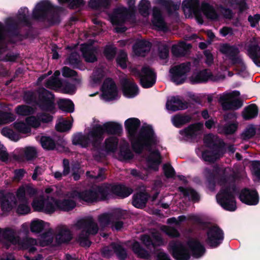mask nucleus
<instances>
[{"label":"nucleus","instance_id":"27","mask_svg":"<svg viewBox=\"0 0 260 260\" xmlns=\"http://www.w3.org/2000/svg\"><path fill=\"white\" fill-rule=\"evenodd\" d=\"M152 16V23L153 25L159 30L165 31L167 29V26L160 10L157 8H154Z\"/></svg>","mask_w":260,"mask_h":260},{"label":"nucleus","instance_id":"29","mask_svg":"<svg viewBox=\"0 0 260 260\" xmlns=\"http://www.w3.org/2000/svg\"><path fill=\"white\" fill-rule=\"evenodd\" d=\"M36 193V190L32 185L27 184L20 186L16 192V197L19 200L28 199L27 196H32Z\"/></svg>","mask_w":260,"mask_h":260},{"label":"nucleus","instance_id":"19","mask_svg":"<svg viewBox=\"0 0 260 260\" xmlns=\"http://www.w3.org/2000/svg\"><path fill=\"white\" fill-rule=\"evenodd\" d=\"M105 187H109V190L106 192V195H107L108 199L113 193H114L121 198H125L130 195L132 192V190L123 185H118L115 186L105 185Z\"/></svg>","mask_w":260,"mask_h":260},{"label":"nucleus","instance_id":"24","mask_svg":"<svg viewBox=\"0 0 260 260\" xmlns=\"http://www.w3.org/2000/svg\"><path fill=\"white\" fill-rule=\"evenodd\" d=\"M51 8V5L48 1L39 3L36 5L34 10V16L37 19L43 18L46 15Z\"/></svg>","mask_w":260,"mask_h":260},{"label":"nucleus","instance_id":"4","mask_svg":"<svg viewBox=\"0 0 260 260\" xmlns=\"http://www.w3.org/2000/svg\"><path fill=\"white\" fill-rule=\"evenodd\" d=\"M73 231H80L77 240L83 246H89L90 242L88 240L89 235L95 234L98 231V228L95 223L93 221L86 222L84 220H78L72 226Z\"/></svg>","mask_w":260,"mask_h":260},{"label":"nucleus","instance_id":"22","mask_svg":"<svg viewBox=\"0 0 260 260\" xmlns=\"http://www.w3.org/2000/svg\"><path fill=\"white\" fill-rule=\"evenodd\" d=\"M56 239L59 243L70 241L72 238V234L70 230L64 225H60L57 227Z\"/></svg>","mask_w":260,"mask_h":260},{"label":"nucleus","instance_id":"57","mask_svg":"<svg viewBox=\"0 0 260 260\" xmlns=\"http://www.w3.org/2000/svg\"><path fill=\"white\" fill-rule=\"evenodd\" d=\"M218 142V138L215 136L209 134L205 136L204 143L209 147L216 146Z\"/></svg>","mask_w":260,"mask_h":260},{"label":"nucleus","instance_id":"50","mask_svg":"<svg viewBox=\"0 0 260 260\" xmlns=\"http://www.w3.org/2000/svg\"><path fill=\"white\" fill-rule=\"evenodd\" d=\"M2 238L6 239L11 243H15L16 239L15 237V231L12 229L7 228L2 230Z\"/></svg>","mask_w":260,"mask_h":260},{"label":"nucleus","instance_id":"33","mask_svg":"<svg viewBox=\"0 0 260 260\" xmlns=\"http://www.w3.org/2000/svg\"><path fill=\"white\" fill-rule=\"evenodd\" d=\"M123 94L128 98H132L139 93L138 86L132 81H126L123 86Z\"/></svg>","mask_w":260,"mask_h":260},{"label":"nucleus","instance_id":"34","mask_svg":"<svg viewBox=\"0 0 260 260\" xmlns=\"http://www.w3.org/2000/svg\"><path fill=\"white\" fill-rule=\"evenodd\" d=\"M30 229L32 233H39L43 230L49 229V223L40 219H35L30 223Z\"/></svg>","mask_w":260,"mask_h":260},{"label":"nucleus","instance_id":"60","mask_svg":"<svg viewBox=\"0 0 260 260\" xmlns=\"http://www.w3.org/2000/svg\"><path fill=\"white\" fill-rule=\"evenodd\" d=\"M15 116L12 113H0V124L10 123L15 119Z\"/></svg>","mask_w":260,"mask_h":260},{"label":"nucleus","instance_id":"40","mask_svg":"<svg viewBox=\"0 0 260 260\" xmlns=\"http://www.w3.org/2000/svg\"><path fill=\"white\" fill-rule=\"evenodd\" d=\"M258 113V108L254 104L246 107L242 112V116L245 120H249L256 117Z\"/></svg>","mask_w":260,"mask_h":260},{"label":"nucleus","instance_id":"31","mask_svg":"<svg viewBox=\"0 0 260 260\" xmlns=\"http://www.w3.org/2000/svg\"><path fill=\"white\" fill-rule=\"evenodd\" d=\"M153 240L147 235H143L141 237V240L143 243L147 246H150L151 245L154 247L161 245L164 244L163 241L160 237L159 234L157 233H153Z\"/></svg>","mask_w":260,"mask_h":260},{"label":"nucleus","instance_id":"1","mask_svg":"<svg viewBox=\"0 0 260 260\" xmlns=\"http://www.w3.org/2000/svg\"><path fill=\"white\" fill-rule=\"evenodd\" d=\"M139 125L140 121L135 118H129L125 122L132 147L137 153L141 152L144 148L151 151L155 147L158 141L150 125L143 126L137 134V129Z\"/></svg>","mask_w":260,"mask_h":260},{"label":"nucleus","instance_id":"49","mask_svg":"<svg viewBox=\"0 0 260 260\" xmlns=\"http://www.w3.org/2000/svg\"><path fill=\"white\" fill-rule=\"evenodd\" d=\"M203 159L206 161L212 162L219 158L221 155L217 154L215 151H205L202 154Z\"/></svg>","mask_w":260,"mask_h":260},{"label":"nucleus","instance_id":"56","mask_svg":"<svg viewBox=\"0 0 260 260\" xmlns=\"http://www.w3.org/2000/svg\"><path fill=\"white\" fill-rule=\"evenodd\" d=\"M42 147L46 149H53L55 147L54 142L49 137L44 136L41 139Z\"/></svg>","mask_w":260,"mask_h":260},{"label":"nucleus","instance_id":"17","mask_svg":"<svg viewBox=\"0 0 260 260\" xmlns=\"http://www.w3.org/2000/svg\"><path fill=\"white\" fill-rule=\"evenodd\" d=\"M17 197L12 193L6 194L5 196L2 193V198L0 201L1 209L3 212L6 213L11 211L16 206Z\"/></svg>","mask_w":260,"mask_h":260},{"label":"nucleus","instance_id":"46","mask_svg":"<svg viewBox=\"0 0 260 260\" xmlns=\"http://www.w3.org/2000/svg\"><path fill=\"white\" fill-rule=\"evenodd\" d=\"M111 4V0H90L89 6L93 9L108 8Z\"/></svg>","mask_w":260,"mask_h":260},{"label":"nucleus","instance_id":"55","mask_svg":"<svg viewBox=\"0 0 260 260\" xmlns=\"http://www.w3.org/2000/svg\"><path fill=\"white\" fill-rule=\"evenodd\" d=\"M25 120L29 127L31 126L35 128L40 126L41 123L40 114L38 115L37 117L34 116L28 117Z\"/></svg>","mask_w":260,"mask_h":260},{"label":"nucleus","instance_id":"20","mask_svg":"<svg viewBox=\"0 0 260 260\" xmlns=\"http://www.w3.org/2000/svg\"><path fill=\"white\" fill-rule=\"evenodd\" d=\"M239 198L243 203L249 205H255L259 202L257 193L255 190L244 189L241 191Z\"/></svg>","mask_w":260,"mask_h":260},{"label":"nucleus","instance_id":"59","mask_svg":"<svg viewBox=\"0 0 260 260\" xmlns=\"http://www.w3.org/2000/svg\"><path fill=\"white\" fill-rule=\"evenodd\" d=\"M72 123L70 121L63 120L59 121L56 124V129L57 131L63 132L70 129Z\"/></svg>","mask_w":260,"mask_h":260},{"label":"nucleus","instance_id":"62","mask_svg":"<svg viewBox=\"0 0 260 260\" xmlns=\"http://www.w3.org/2000/svg\"><path fill=\"white\" fill-rule=\"evenodd\" d=\"M37 244V242L35 239L29 238L26 240V243L23 246V248L27 249L30 253H34L36 250L34 246L36 245Z\"/></svg>","mask_w":260,"mask_h":260},{"label":"nucleus","instance_id":"36","mask_svg":"<svg viewBox=\"0 0 260 260\" xmlns=\"http://www.w3.org/2000/svg\"><path fill=\"white\" fill-rule=\"evenodd\" d=\"M199 7V0H185L182 3L185 13L192 14L197 12Z\"/></svg>","mask_w":260,"mask_h":260},{"label":"nucleus","instance_id":"30","mask_svg":"<svg viewBox=\"0 0 260 260\" xmlns=\"http://www.w3.org/2000/svg\"><path fill=\"white\" fill-rule=\"evenodd\" d=\"M150 43L146 41L140 40L136 42L133 46L134 53L136 55L144 56L146 52L150 49Z\"/></svg>","mask_w":260,"mask_h":260},{"label":"nucleus","instance_id":"10","mask_svg":"<svg viewBox=\"0 0 260 260\" xmlns=\"http://www.w3.org/2000/svg\"><path fill=\"white\" fill-rule=\"evenodd\" d=\"M190 70V63H182L172 68L170 71L171 80L176 84L183 83L186 80L187 73Z\"/></svg>","mask_w":260,"mask_h":260},{"label":"nucleus","instance_id":"18","mask_svg":"<svg viewBox=\"0 0 260 260\" xmlns=\"http://www.w3.org/2000/svg\"><path fill=\"white\" fill-rule=\"evenodd\" d=\"M128 15L129 11L127 8L123 6L117 7L111 17V21L113 25H121L126 20Z\"/></svg>","mask_w":260,"mask_h":260},{"label":"nucleus","instance_id":"14","mask_svg":"<svg viewBox=\"0 0 260 260\" xmlns=\"http://www.w3.org/2000/svg\"><path fill=\"white\" fill-rule=\"evenodd\" d=\"M139 76L141 85L144 88H149L155 82V75L149 67L143 68Z\"/></svg>","mask_w":260,"mask_h":260},{"label":"nucleus","instance_id":"23","mask_svg":"<svg viewBox=\"0 0 260 260\" xmlns=\"http://www.w3.org/2000/svg\"><path fill=\"white\" fill-rule=\"evenodd\" d=\"M202 127V124L196 123L189 125L183 130L180 131V134L185 138H193L201 133Z\"/></svg>","mask_w":260,"mask_h":260},{"label":"nucleus","instance_id":"6","mask_svg":"<svg viewBox=\"0 0 260 260\" xmlns=\"http://www.w3.org/2000/svg\"><path fill=\"white\" fill-rule=\"evenodd\" d=\"M109 187H105V185L98 187L94 190H88L79 193L77 191H73L68 194L69 200H73L75 199L82 200L87 202H93L100 200H103L107 199V195L106 192L109 190Z\"/></svg>","mask_w":260,"mask_h":260},{"label":"nucleus","instance_id":"13","mask_svg":"<svg viewBox=\"0 0 260 260\" xmlns=\"http://www.w3.org/2000/svg\"><path fill=\"white\" fill-rule=\"evenodd\" d=\"M96 133H102L101 141L104 138L105 133L108 134H118L122 130L121 125L114 122H107L103 124H96L94 126Z\"/></svg>","mask_w":260,"mask_h":260},{"label":"nucleus","instance_id":"38","mask_svg":"<svg viewBox=\"0 0 260 260\" xmlns=\"http://www.w3.org/2000/svg\"><path fill=\"white\" fill-rule=\"evenodd\" d=\"M105 75V72L103 69H100L95 71L90 78L89 81L90 86L93 87L99 85Z\"/></svg>","mask_w":260,"mask_h":260},{"label":"nucleus","instance_id":"54","mask_svg":"<svg viewBox=\"0 0 260 260\" xmlns=\"http://www.w3.org/2000/svg\"><path fill=\"white\" fill-rule=\"evenodd\" d=\"M150 7V3L147 0H141L139 5V10L141 14L146 17L149 15L148 10Z\"/></svg>","mask_w":260,"mask_h":260},{"label":"nucleus","instance_id":"48","mask_svg":"<svg viewBox=\"0 0 260 260\" xmlns=\"http://www.w3.org/2000/svg\"><path fill=\"white\" fill-rule=\"evenodd\" d=\"M190 117L185 115H177L172 118L173 124L176 127H180L189 121Z\"/></svg>","mask_w":260,"mask_h":260},{"label":"nucleus","instance_id":"3","mask_svg":"<svg viewBox=\"0 0 260 260\" xmlns=\"http://www.w3.org/2000/svg\"><path fill=\"white\" fill-rule=\"evenodd\" d=\"M168 250L176 260H188L190 253L193 257L199 258L205 252L204 247L196 240L190 241L186 245L179 241H172L169 244Z\"/></svg>","mask_w":260,"mask_h":260},{"label":"nucleus","instance_id":"12","mask_svg":"<svg viewBox=\"0 0 260 260\" xmlns=\"http://www.w3.org/2000/svg\"><path fill=\"white\" fill-rule=\"evenodd\" d=\"M223 239L222 231L217 226H213L209 228L207 232L206 242L210 247L218 246Z\"/></svg>","mask_w":260,"mask_h":260},{"label":"nucleus","instance_id":"41","mask_svg":"<svg viewBox=\"0 0 260 260\" xmlns=\"http://www.w3.org/2000/svg\"><path fill=\"white\" fill-rule=\"evenodd\" d=\"M147 199L148 195L145 193H137L134 196L133 204L137 208H143L145 206Z\"/></svg>","mask_w":260,"mask_h":260},{"label":"nucleus","instance_id":"9","mask_svg":"<svg viewBox=\"0 0 260 260\" xmlns=\"http://www.w3.org/2000/svg\"><path fill=\"white\" fill-rule=\"evenodd\" d=\"M240 92L235 90L232 92L224 93L219 99V102L224 110L237 109L240 108L242 103L239 99Z\"/></svg>","mask_w":260,"mask_h":260},{"label":"nucleus","instance_id":"53","mask_svg":"<svg viewBox=\"0 0 260 260\" xmlns=\"http://www.w3.org/2000/svg\"><path fill=\"white\" fill-rule=\"evenodd\" d=\"M13 126L17 131L21 133L26 134L30 132V127L22 121H16L14 122Z\"/></svg>","mask_w":260,"mask_h":260},{"label":"nucleus","instance_id":"37","mask_svg":"<svg viewBox=\"0 0 260 260\" xmlns=\"http://www.w3.org/2000/svg\"><path fill=\"white\" fill-rule=\"evenodd\" d=\"M190 220L194 222H200L201 218L196 215H189L187 217L184 216H180L178 218L175 217L170 218L168 219V223H174L175 225H178L180 222L185 220L186 219Z\"/></svg>","mask_w":260,"mask_h":260},{"label":"nucleus","instance_id":"32","mask_svg":"<svg viewBox=\"0 0 260 260\" xmlns=\"http://www.w3.org/2000/svg\"><path fill=\"white\" fill-rule=\"evenodd\" d=\"M202 11L204 15L209 19L215 20L220 17L219 8L215 9L213 6L204 4L202 5Z\"/></svg>","mask_w":260,"mask_h":260},{"label":"nucleus","instance_id":"47","mask_svg":"<svg viewBox=\"0 0 260 260\" xmlns=\"http://www.w3.org/2000/svg\"><path fill=\"white\" fill-rule=\"evenodd\" d=\"M48 230L49 231L47 232L42 234L39 238L40 244L42 246H46L51 243L53 241V236L52 231L50 230V229Z\"/></svg>","mask_w":260,"mask_h":260},{"label":"nucleus","instance_id":"25","mask_svg":"<svg viewBox=\"0 0 260 260\" xmlns=\"http://www.w3.org/2000/svg\"><path fill=\"white\" fill-rule=\"evenodd\" d=\"M187 107V104L182 102L178 97H172L170 99L168 100L166 103L167 110L171 111L185 109Z\"/></svg>","mask_w":260,"mask_h":260},{"label":"nucleus","instance_id":"11","mask_svg":"<svg viewBox=\"0 0 260 260\" xmlns=\"http://www.w3.org/2000/svg\"><path fill=\"white\" fill-rule=\"evenodd\" d=\"M101 99L104 101H111L118 97L117 87L111 79H106L101 87Z\"/></svg>","mask_w":260,"mask_h":260},{"label":"nucleus","instance_id":"44","mask_svg":"<svg viewBox=\"0 0 260 260\" xmlns=\"http://www.w3.org/2000/svg\"><path fill=\"white\" fill-rule=\"evenodd\" d=\"M190 47L189 44L184 42H180L178 44L173 45L172 49L173 54L175 56L182 55L184 52Z\"/></svg>","mask_w":260,"mask_h":260},{"label":"nucleus","instance_id":"2","mask_svg":"<svg viewBox=\"0 0 260 260\" xmlns=\"http://www.w3.org/2000/svg\"><path fill=\"white\" fill-rule=\"evenodd\" d=\"M231 171L229 168L220 170V174H223L217 181L221 186L219 192L216 196L217 202L225 210L234 211L236 209L235 199V189L230 186V181L233 180V176L228 175Z\"/></svg>","mask_w":260,"mask_h":260},{"label":"nucleus","instance_id":"42","mask_svg":"<svg viewBox=\"0 0 260 260\" xmlns=\"http://www.w3.org/2000/svg\"><path fill=\"white\" fill-rule=\"evenodd\" d=\"M118 140L115 137H110L105 141V149L108 153H114L117 149Z\"/></svg>","mask_w":260,"mask_h":260},{"label":"nucleus","instance_id":"58","mask_svg":"<svg viewBox=\"0 0 260 260\" xmlns=\"http://www.w3.org/2000/svg\"><path fill=\"white\" fill-rule=\"evenodd\" d=\"M2 134L14 141H18L20 138L17 134H16L12 129L7 127H4L2 129Z\"/></svg>","mask_w":260,"mask_h":260},{"label":"nucleus","instance_id":"45","mask_svg":"<svg viewBox=\"0 0 260 260\" xmlns=\"http://www.w3.org/2000/svg\"><path fill=\"white\" fill-rule=\"evenodd\" d=\"M59 108L65 112H73L74 110L73 103L70 100L60 99L58 102Z\"/></svg>","mask_w":260,"mask_h":260},{"label":"nucleus","instance_id":"61","mask_svg":"<svg viewBox=\"0 0 260 260\" xmlns=\"http://www.w3.org/2000/svg\"><path fill=\"white\" fill-rule=\"evenodd\" d=\"M5 51V48L0 49V59L7 61H14L16 60L17 56L13 53L9 52L5 56H3V53Z\"/></svg>","mask_w":260,"mask_h":260},{"label":"nucleus","instance_id":"21","mask_svg":"<svg viewBox=\"0 0 260 260\" xmlns=\"http://www.w3.org/2000/svg\"><path fill=\"white\" fill-rule=\"evenodd\" d=\"M212 74L208 70L194 72L189 77V80L192 83H200L207 82L211 78Z\"/></svg>","mask_w":260,"mask_h":260},{"label":"nucleus","instance_id":"52","mask_svg":"<svg viewBox=\"0 0 260 260\" xmlns=\"http://www.w3.org/2000/svg\"><path fill=\"white\" fill-rule=\"evenodd\" d=\"M15 112L18 115L26 116L32 114L34 112V109L28 106L22 105L17 107Z\"/></svg>","mask_w":260,"mask_h":260},{"label":"nucleus","instance_id":"15","mask_svg":"<svg viewBox=\"0 0 260 260\" xmlns=\"http://www.w3.org/2000/svg\"><path fill=\"white\" fill-rule=\"evenodd\" d=\"M247 49L248 55L254 63L260 67V47L255 38H252L247 43Z\"/></svg>","mask_w":260,"mask_h":260},{"label":"nucleus","instance_id":"7","mask_svg":"<svg viewBox=\"0 0 260 260\" xmlns=\"http://www.w3.org/2000/svg\"><path fill=\"white\" fill-rule=\"evenodd\" d=\"M219 51L229 57L232 63L235 64V69L238 72L240 75L243 77L248 75L246 71V67L242 58L238 55L239 51L236 47L228 44H223L220 46Z\"/></svg>","mask_w":260,"mask_h":260},{"label":"nucleus","instance_id":"5","mask_svg":"<svg viewBox=\"0 0 260 260\" xmlns=\"http://www.w3.org/2000/svg\"><path fill=\"white\" fill-rule=\"evenodd\" d=\"M34 206L35 208V211H43L46 213H52L55 211L60 209L63 211H69L73 209L76 203L73 200H69L68 194L65 199L61 202L58 203L53 198H48L45 201L44 206L37 205V203L35 202Z\"/></svg>","mask_w":260,"mask_h":260},{"label":"nucleus","instance_id":"16","mask_svg":"<svg viewBox=\"0 0 260 260\" xmlns=\"http://www.w3.org/2000/svg\"><path fill=\"white\" fill-rule=\"evenodd\" d=\"M236 118V115L235 113H228L224 117V119L221 121L220 125L218 127L219 133H224L227 134L234 133L236 129L237 125L235 123H228L229 120H234Z\"/></svg>","mask_w":260,"mask_h":260},{"label":"nucleus","instance_id":"51","mask_svg":"<svg viewBox=\"0 0 260 260\" xmlns=\"http://www.w3.org/2000/svg\"><path fill=\"white\" fill-rule=\"evenodd\" d=\"M134 252L140 257L146 258L148 256V252L142 248L138 242H134L132 245Z\"/></svg>","mask_w":260,"mask_h":260},{"label":"nucleus","instance_id":"26","mask_svg":"<svg viewBox=\"0 0 260 260\" xmlns=\"http://www.w3.org/2000/svg\"><path fill=\"white\" fill-rule=\"evenodd\" d=\"M80 49L83 57L87 62H93L96 60L95 49L90 45L82 44Z\"/></svg>","mask_w":260,"mask_h":260},{"label":"nucleus","instance_id":"28","mask_svg":"<svg viewBox=\"0 0 260 260\" xmlns=\"http://www.w3.org/2000/svg\"><path fill=\"white\" fill-rule=\"evenodd\" d=\"M147 166L148 169L157 171L160 163V157L157 151L151 152L147 159Z\"/></svg>","mask_w":260,"mask_h":260},{"label":"nucleus","instance_id":"39","mask_svg":"<svg viewBox=\"0 0 260 260\" xmlns=\"http://www.w3.org/2000/svg\"><path fill=\"white\" fill-rule=\"evenodd\" d=\"M133 154L129 149L128 143L124 141L120 146L119 158L121 160H126L131 159Z\"/></svg>","mask_w":260,"mask_h":260},{"label":"nucleus","instance_id":"8","mask_svg":"<svg viewBox=\"0 0 260 260\" xmlns=\"http://www.w3.org/2000/svg\"><path fill=\"white\" fill-rule=\"evenodd\" d=\"M102 133H96L94 127L85 134L76 133L72 137L74 145H79L83 148L88 147L90 145L96 146L101 142Z\"/></svg>","mask_w":260,"mask_h":260},{"label":"nucleus","instance_id":"43","mask_svg":"<svg viewBox=\"0 0 260 260\" xmlns=\"http://www.w3.org/2000/svg\"><path fill=\"white\" fill-rule=\"evenodd\" d=\"M59 75L60 72L59 71H56L54 73L53 77L46 82V87L54 89H57L58 88L61 87L62 83L57 78Z\"/></svg>","mask_w":260,"mask_h":260},{"label":"nucleus","instance_id":"63","mask_svg":"<svg viewBox=\"0 0 260 260\" xmlns=\"http://www.w3.org/2000/svg\"><path fill=\"white\" fill-rule=\"evenodd\" d=\"M114 252L120 259H124L126 256L125 250L119 244H113L112 245Z\"/></svg>","mask_w":260,"mask_h":260},{"label":"nucleus","instance_id":"35","mask_svg":"<svg viewBox=\"0 0 260 260\" xmlns=\"http://www.w3.org/2000/svg\"><path fill=\"white\" fill-rule=\"evenodd\" d=\"M15 208H16V212L20 215L28 214L30 211V208L28 204V199L19 200L17 198L16 206Z\"/></svg>","mask_w":260,"mask_h":260},{"label":"nucleus","instance_id":"64","mask_svg":"<svg viewBox=\"0 0 260 260\" xmlns=\"http://www.w3.org/2000/svg\"><path fill=\"white\" fill-rule=\"evenodd\" d=\"M118 64L122 69L127 67V55L124 52H121L117 58Z\"/></svg>","mask_w":260,"mask_h":260}]
</instances>
